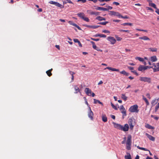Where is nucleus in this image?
<instances>
[{"mask_svg":"<svg viewBox=\"0 0 159 159\" xmlns=\"http://www.w3.org/2000/svg\"><path fill=\"white\" fill-rule=\"evenodd\" d=\"M113 124L114 125L115 128L118 129L123 130L125 132H126L128 130L129 126L128 124H125L124 126H123L120 124L116 123L114 122H113Z\"/></svg>","mask_w":159,"mask_h":159,"instance_id":"nucleus-1","label":"nucleus"},{"mask_svg":"<svg viewBox=\"0 0 159 159\" xmlns=\"http://www.w3.org/2000/svg\"><path fill=\"white\" fill-rule=\"evenodd\" d=\"M126 144V149L128 150H130L131 144V136L130 135L128 137Z\"/></svg>","mask_w":159,"mask_h":159,"instance_id":"nucleus-2","label":"nucleus"},{"mask_svg":"<svg viewBox=\"0 0 159 159\" xmlns=\"http://www.w3.org/2000/svg\"><path fill=\"white\" fill-rule=\"evenodd\" d=\"M138 106L137 105H134L131 106L129 109V111L131 112L138 113Z\"/></svg>","mask_w":159,"mask_h":159,"instance_id":"nucleus-3","label":"nucleus"},{"mask_svg":"<svg viewBox=\"0 0 159 159\" xmlns=\"http://www.w3.org/2000/svg\"><path fill=\"white\" fill-rule=\"evenodd\" d=\"M140 80L141 81L147 82L148 83H150L151 82V79L149 77H140Z\"/></svg>","mask_w":159,"mask_h":159,"instance_id":"nucleus-4","label":"nucleus"},{"mask_svg":"<svg viewBox=\"0 0 159 159\" xmlns=\"http://www.w3.org/2000/svg\"><path fill=\"white\" fill-rule=\"evenodd\" d=\"M128 123L129 125L130 129H132L135 125L134 121L132 119H129L128 120Z\"/></svg>","mask_w":159,"mask_h":159,"instance_id":"nucleus-5","label":"nucleus"},{"mask_svg":"<svg viewBox=\"0 0 159 159\" xmlns=\"http://www.w3.org/2000/svg\"><path fill=\"white\" fill-rule=\"evenodd\" d=\"M107 40L110 42L111 44H114L116 42V39L113 37H108L107 38Z\"/></svg>","mask_w":159,"mask_h":159,"instance_id":"nucleus-6","label":"nucleus"},{"mask_svg":"<svg viewBox=\"0 0 159 159\" xmlns=\"http://www.w3.org/2000/svg\"><path fill=\"white\" fill-rule=\"evenodd\" d=\"M89 111L88 112V116L89 118L91 120H93V112L92 111L90 107H89Z\"/></svg>","mask_w":159,"mask_h":159,"instance_id":"nucleus-7","label":"nucleus"},{"mask_svg":"<svg viewBox=\"0 0 159 159\" xmlns=\"http://www.w3.org/2000/svg\"><path fill=\"white\" fill-rule=\"evenodd\" d=\"M87 12L91 15H95L97 16L100 15V12L97 11H93L91 10H87Z\"/></svg>","mask_w":159,"mask_h":159,"instance_id":"nucleus-8","label":"nucleus"},{"mask_svg":"<svg viewBox=\"0 0 159 159\" xmlns=\"http://www.w3.org/2000/svg\"><path fill=\"white\" fill-rule=\"evenodd\" d=\"M110 14L111 15L116 16L119 18H120V14L118 12H115L114 11H110Z\"/></svg>","mask_w":159,"mask_h":159,"instance_id":"nucleus-9","label":"nucleus"},{"mask_svg":"<svg viewBox=\"0 0 159 159\" xmlns=\"http://www.w3.org/2000/svg\"><path fill=\"white\" fill-rule=\"evenodd\" d=\"M85 93L88 96H91V95L92 91L89 88H86L85 90Z\"/></svg>","mask_w":159,"mask_h":159,"instance_id":"nucleus-10","label":"nucleus"},{"mask_svg":"<svg viewBox=\"0 0 159 159\" xmlns=\"http://www.w3.org/2000/svg\"><path fill=\"white\" fill-rule=\"evenodd\" d=\"M107 69L112 71H116L117 72H119V70L118 69H116L115 68H112L109 66L105 68V69Z\"/></svg>","mask_w":159,"mask_h":159,"instance_id":"nucleus-11","label":"nucleus"},{"mask_svg":"<svg viewBox=\"0 0 159 159\" xmlns=\"http://www.w3.org/2000/svg\"><path fill=\"white\" fill-rule=\"evenodd\" d=\"M84 26L93 29H96L101 26L100 25H84Z\"/></svg>","mask_w":159,"mask_h":159,"instance_id":"nucleus-12","label":"nucleus"},{"mask_svg":"<svg viewBox=\"0 0 159 159\" xmlns=\"http://www.w3.org/2000/svg\"><path fill=\"white\" fill-rule=\"evenodd\" d=\"M148 69L147 66H144L142 65H140V71L143 72L144 71Z\"/></svg>","mask_w":159,"mask_h":159,"instance_id":"nucleus-13","label":"nucleus"},{"mask_svg":"<svg viewBox=\"0 0 159 159\" xmlns=\"http://www.w3.org/2000/svg\"><path fill=\"white\" fill-rule=\"evenodd\" d=\"M147 136L148 138L150 140L152 141H154L155 140V138L154 137L152 136L149 134L147 133H146L145 134Z\"/></svg>","mask_w":159,"mask_h":159,"instance_id":"nucleus-14","label":"nucleus"},{"mask_svg":"<svg viewBox=\"0 0 159 159\" xmlns=\"http://www.w3.org/2000/svg\"><path fill=\"white\" fill-rule=\"evenodd\" d=\"M96 9L99 10H102L103 11H108V9L107 8H105L103 7H97Z\"/></svg>","mask_w":159,"mask_h":159,"instance_id":"nucleus-15","label":"nucleus"},{"mask_svg":"<svg viewBox=\"0 0 159 159\" xmlns=\"http://www.w3.org/2000/svg\"><path fill=\"white\" fill-rule=\"evenodd\" d=\"M74 89L75 90V93H77L78 92H80V90L77 86H74Z\"/></svg>","mask_w":159,"mask_h":159,"instance_id":"nucleus-16","label":"nucleus"},{"mask_svg":"<svg viewBox=\"0 0 159 159\" xmlns=\"http://www.w3.org/2000/svg\"><path fill=\"white\" fill-rule=\"evenodd\" d=\"M77 15L79 17L82 19L85 16V15L83 12L79 13L77 14Z\"/></svg>","mask_w":159,"mask_h":159,"instance_id":"nucleus-17","label":"nucleus"},{"mask_svg":"<svg viewBox=\"0 0 159 159\" xmlns=\"http://www.w3.org/2000/svg\"><path fill=\"white\" fill-rule=\"evenodd\" d=\"M102 120L104 122H106L107 121V118L105 115H102Z\"/></svg>","mask_w":159,"mask_h":159,"instance_id":"nucleus-18","label":"nucleus"},{"mask_svg":"<svg viewBox=\"0 0 159 159\" xmlns=\"http://www.w3.org/2000/svg\"><path fill=\"white\" fill-rule=\"evenodd\" d=\"M149 5L151 7H152L154 8L157 9V7H156V5L154 3L151 2L152 1L149 0Z\"/></svg>","mask_w":159,"mask_h":159,"instance_id":"nucleus-19","label":"nucleus"},{"mask_svg":"<svg viewBox=\"0 0 159 159\" xmlns=\"http://www.w3.org/2000/svg\"><path fill=\"white\" fill-rule=\"evenodd\" d=\"M52 70V69L51 68V69H50L46 71V73L48 76L50 77L52 75L51 71Z\"/></svg>","mask_w":159,"mask_h":159,"instance_id":"nucleus-20","label":"nucleus"},{"mask_svg":"<svg viewBox=\"0 0 159 159\" xmlns=\"http://www.w3.org/2000/svg\"><path fill=\"white\" fill-rule=\"evenodd\" d=\"M125 159H132L131 156L129 153L127 152V155L125 156Z\"/></svg>","mask_w":159,"mask_h":159,"instance_id":"nucleus-21","label":"nucleus"},{"mask_svg":"<svg viewBox=\"0 0 159 159\" xmlns=\"http://www.w3.org/2000/svg\"><path fill=\"white\" fill-rule=\"evenodd\" d=\"M157 68H153L154 72L159 71V63H157Z\"/></svg>","mask_w":159,"mask_h":159,"instance_id":"nucleus-22","label":"nucleus"},{"mask_svg":"<svg viewBox=\"0 0 159 159\" xmlns=\"http://www.w3.org/2000/svg\"><path fill=\"white\" fill-rule=\"evenodd\" d=\"M94 103L97 104V103H98L100 104H101L102 106H103V104L102 102H101L99 100H96L95 99H94Z\"/></svg>","mask_w":159,"mask_h":159,"instance_id":"nucleus-23","label":"nucleus"},{"mask_svg":"<svg viewBox=\"0 0 159 159\" xmlns=\"http://www.w3.org/2000/svg\"><path fill=\"white\" fill-rule=\"evenodd\" d=\"M140 39L142 40H150V39L147 37L146 36H143L142 37H140Z\"/></svg>","mask_w":159,"mask_h":159,"instance_id":"nucleus-24","label":"nucleus"},{"mask_svg":"<svg viewBox=\"0 0 159 159\" xmlns=\"http://www.w3.org/2000/svg\"><path fill=\"white\" fill-rule=\"evenodd\" d=\"M151 60L152 62H155L157 61V59L156 56H153L151 57Z\"/></svg>","mask_w":159,"mask_h":159,"instance_id":"nucleus-25","label":"nucleus"},{"mask_svg":"<svg viewBox=\"0 0 159 159\" xmlns=\"http://www.w3.org/2000/svg\"><path fill=\"white\" fill-rule=\"evenodd\" d=\"M145 126L146 128L150 129H154V128L153 127L151 126L148 124H146Z\"/></svg>","mask_w":159,"mask_h":159,"instance_id":"nucleus-26","label":"nucleus"},{"mask_svg":"<svg viewBox=\"0 0 159 159\" xmlns=\"http://www.w3.org/2000/svg\"><path fill=\"white\" fill-rule=\"evenodd\" d=\"M120 74H123L124 75L128 76L129 75V74L128 73L126 72L125 70H123L121 71H120Z\"/></svg>","mask_w":159,"mask_h":159,"instance_id":"nucleus-27","label":"nucleus"},{"mask_svg":"<svg viewBox=\"0 0 159 159\" xmlns=\"http://www.w3.org/2000/svg\"><path fill=\"white\" fill-rule=\"evenodd\" d=\"M158 102V99H155V100H152L151 104L152 106H154L155 104H157Z\"/></svg>","mask_w":159,"mask_h":159,"instance_id":"nucleus-28","label":"nucleus"},{"mask_svg":"<svg viewBox=\"0 0 159 159\" xmlns=\"http://www.w3.org/2000/svg\"><path fill=\"white\" fill-rule=\"evenodd\" d=\"M55 5L58 7H60L61 8H63L64 7V6L60 4L59 3L57 2H56Z\"/></svg>","mask_w":159,"mask_h":159,"instance_id":"nucleus-29","label":"nucleus"},{"mask_svg":"<svg viewBox=\"0 0 159 159\" xmlns=\"http://www.w3.org/2000/svg\"><path fill=\"white\" fill-rule=\"evenodd\" d=\"M67 3H73L72 1L70 0H64L63 1V4H66Z\"/></svg>","mask_w":159,"mask_h":159,"instance_id":"nucleus-30","label":"nucleus"},{"mask_svg":"<svg viewBox=\"0 0 159 159\" xmlns=\"http://www.w3.org/2000/svg\"><path fill=\"white\" fill-rule=\"evenodd\" d=\"M121 111V112L123 114V117L124 118V116L126 115V111L125 109L122 110Z\"/></svg>","mask_w":159,"mask_h":159,"instance_id":"nucleus-31","label":"nucleus"},{"mask_svg":"<svg viewBox=\"0 0 159 159\" xmlns=\"http://www.w3.org/2000/svg\"><path fill=\"white\" fill-rule=\"evenodd\" d=\"M90 43L92 44L93 45V48L94 49H97V47H96L95 43L94 42L91 41L90 42Z\"/></svg>","mask_w":159,"mask_h":159,"instance_id":"nucleus-32","label":"nucleus"},{"mask_svg":"<svg viewBox=\"0 0 159 159\" xmlns=\"http://www.w3.org/2000/svg\"><path fill=\"white\" fill-rule=\"evenodd\" d=\"M121 97L125 101H126L127 100V97L125 96V94H122Z\"/></svg>","mask_w":159,"mask_h":159,"instance_id":"nucleus-33","label":"nucleus"},{"mask_svg":"<svg viewBox=\"0 0 159 159\" xmlns=\"http://www.w3.org/2000/svg\"><path fill=\"white\" fill-rule=\"evenodd\" d=\"M115 37L117 41H120L122 40V38H120V37H119L118 35H115Z\"/></svg>","mask_w":159,"mask_h":159,"instance_id":"nucleus-34","label":"nucleus"},{"mask_svg":"<svg viewBox=\"0 0 159 159\" xmlns=\"http://www.w3.org/2000/svg\"><path fill=\"white\" fill-rule=\"evenodd\" d=\"M143 100H144L145 101V102L147 104V105H148L149 104V103L148 102V100L147 99V98H145L144 97V96L143 95Z\"/></svg>","mask_w":159,"mask_h":159,"instance_id":"nucleus-35","label":"nucleus"},{"mask_svg":"<svg viewBox=\"0 0 159 159\" xmlns=\"http://www.w3.org/2000/svg\"><path fill=\"white\" fill-rule=\"evenodd\" d=\"M108 23V21H106L104 22H100L98 23V24L100 25H105L106 24Z\"/></svg>","mask_w":159,"mask_h":159,"instance_id":"nucleus-36","label":"nucleus"},{"mask_svg":"<svg viewBox=\"0 0 159 159\" xmlns=\"http://www.w3.org/2000/svg\"><path fill=\"white\" fill-rule=\"evenodd\" d=\"M102 17L99 16L96 18V19L99 21H102Z\"/></svg>","mask_w":159,"mask_h":159,"instance_id":"nucleus-37","label":"nucleus"},{"mask_svg":"<svg viewBox=\"0 0 159 159\" xmlns=\"http://www.w3.org/2000/svg\"><path fill=\"white\" fill-rule=\"evenodd\" d=\"M82 19H83L84 20V21H85L86 22H89V20L88 18L87 17H85V16L84 17V18Z\"/></svg>","mask_w":159,"mask_h":159,"instance_id":"nucleus-38","label":"nucleus"},{"mask_svg":"<svg viewBox=\"0 0 159 159\" xmlns=\"http://www.w3.org/2000/svg\"><path fill=\"white\" fill-rule=\"evenodd\" d=\"M159 108V102L156 105V106L155 107V112H156L158 109Z\"/></svg>","mask_w":159,"mask_h":159,"instance_id":"nucleus-39","label":"nucleus"},{"mask_svg":"<svg viewBox=\"0 0 159 159\" xmlns=\"http://www.w3.org/2000/svg\"><path fill=\"white\" fill-rule=\"evenodd\" d=\"M150 51L152 52H157V49L156 48H150Z\"/></svg>","mask_w":159,"mask_h":159,"instance_id":"nucleus-40","label":"nucleus"},{"mask_svg":"<svg viewBox=\"0 0 159 159\" xmlns=\"http://www.w3.org/2000/svg\"><path fill=\"white\" fill-rule=\"evenodd\" d=\"M111 106L112 107L115 109L116 110H117L118 109L117 108V107L112 103H111Z\"/></svg>","mask_w":159,"mask_h":159,"instance_id":"nucleus-41","label":"nucleus"},{"mask_svg":"<svg viewBox=\"0 0 159 159\" xmlns=\"http://www.w3.org/2000/svg\"><path fill=\"white\" fill-rule=\"evenodd\" d=\"M84 99L85 102V103L86 104H87V106L89 108V107H90V106H89V104L88 103L87 99H86V98L85 97H84Z\"/></svg>","mask_w":159,"mask_h":159,"instance_id":"nucleus-42","label":"nucleus"},{"mask_svg":"<svg viewBox=\"0 0 159 159\" xmlns=\"http://www.w3.org/2000/svg\"><path fill=\"white\" fill-rule=\"evenodd\" d=\"M122 25H123L124 26H125L126 25H129L131 26L132 25V24L131 23H123Z\"/></svg>","mask_w":159,"mask_h":159,"instance_id":"nucleus-43","label":"nucleus"},{"mask_svg":"<svg viewBox=\"0 0 159 159\" xmlns=\"http://www.w3.org/2000/svg\"><path fill=\"white\" fill-rule=\"evenodd\" d=\"M56 2H54L53 1H50L49 2V3L51 4H54V5H55L56 4Z\"/></svg>","mask_w":159,"mask_h":159,"instance_id":"nucleus-44","label":"nucleus"},{"mask_svg":"<svg viewBox=\"0 0 159 159\" xmlns=\"http://www.w3.org/2000/svg\"><path fill=\"white\" fill-rule=\"evenodd\" d=\"M123 139H124V140L123 141H122V142H121V143L122 144H124L125 143V141H126V137H125Z\"/></svg>","mask_w":159,"mask_h":159,"instance_id":"nucleus-45","label":"nucleus"},{"mask_svg":"<svg viewBox=\"0 0 159 159\" xmlns=\"http://www.w3.org/2000/svg\"><path fill=\"white\" fill-rule=\"evenodd\" d=\"M140 149H141L145 151H149L148 150V149L145 148H142V147H140Z\"/></svg>","mask_w":159,"mask_h":159,"instance_id":"nucleus-46","label":"nucleus"},{"mask_svg":"<svg viewBox=\"0 0 159 159\" xmlns=\"http://www.w3.org/2000/svg\"><path fill=\"white\" fill-rule=\"evenodd\" d=\"M100 37L102 38H106V36L105 34H100Z\"/></svg>","mask_w":159,"mask_h":159,"instance_id":"nucleus-47","label":"nucleus"},{"mask_svg":"<svg viewBox=\"0 0 159 159\" xmlns=\"http://www.w3.org/2000/svg\"><path fill=\"white\" fill-rule=\"evenodd\" d=\"M120 32H126L127 33H129V30H120Z\"/></svg>","mask_w":159,"mask_h":159,"instance_id":"nucleus-48","label":"nucleus"},{"mask_svg":"<svg viewBox=\"0 0 159 159\" xmlns=\"http://www.w3.org/2000/svg\"><path fill=\"white\" fill-rule=\"evenodd\" d=\"M102 32L105 33H110V32L109 31L107 30H104L102 31Z\"/></svg>","mask_w":159,"mask_h":159,"instance_id":"nucleus-49","label":"nucleus"},{"mask_svg":"<svg viewBox=\"0 0 159 159\" xmlns=\"http://www.w3.org/2000/svg\"><path fill=\"white\" fill-rule=\"evenodd\" d=\"M120 110L121 111L122 110H123L124 109H125V108L123 106V105H121L120 108Z\"/></svg>","mask_w":159,"mask_h":159,"instance_id":"nucleus-50","label":"nucleus"},{"mask_svg":"<svg viewBox=\"0 0 159 159\" xmlns=\"http://www.w3.org/2000/svg\"><path fill=\"white\" fill-rule=\"evenodd\" d=\"M73 40L75 43H78L80 42V41L78 40V39H74Z\"/></svg>","mask_w":159,"mask_h":159,"instance_id":"nucleus-51","label":"nucleus"},{"mask_svg":"<svg viewBox=\"0 0 159 159\" xmlns=\"http://www.w3.org/2000/svg\"><path fill=\"white\" fill-rule=\"evenodd\" d=\"M69 73L72 76H74V75L75 74V72L71 71H69Z\"/></svg>","mask_w":159,"mask_h":159,"instance_id":"nucleus-52","label":"nucleus"},{"mask_svg":"<svg viewBox=\"0 0 159 159\" xmlns=\"http://www.w3.org/2000/svg\"><path fill=\"white\" fill-rule=\"evenodd\" d=\"M120 17L124 18V19H127L128 18V17L127 16H122L120 15Z\"/></svg>","mask_w":159,"mask_h":159,"instance_id":"nucleus-53","label":"nucleus"},{"mask_svg":"<svg viewBox=\"0 0 159 159\" xmlns=\"http://www.w3.org/2000/svg\"><path fill=\"white\" fill-rule=\"evenodd\" d=\"M128 68L130 70L132 71H133L134 70V68L131 66H128Z\"/></svg>","mask_w":159,"mask_h":159,"instance_id":"nucleus-54","label":"nucleus"},{"mask_svg":"<svg viewBox=\"0 0 159 159\" xmlns=\"http://www.w3.org/2000/svg\"><path fill=\"white\" fill-rule=\"evenodd\" d=\"M113 4L116 5V6H118L119 5V3L118 2H114Z\"/></svg>","mask_w":159,"mask_h":159,"instance_id":"nucleus-55","label":"nucleus"},{"mask_svg":"<svg viewBox=\"0 0 159 159\" xmlns=\"http://www.w3.org/2000/svg\"><path fill=\"white\" fill-rule=\"evenodd\" d=\"M81 1L83 3H84L86 2V0H78L77 2H79Z\"/></svg>","mask_w":159,"mask_h":159,"instance_id":"nucleus-56","label":"nucleus"},{"mask_svg":"<svg viewBox=\"0 0 159 159\" xmlns=\"http://www.w3.org/2000/svg\"><path fill=\"white\" fill-rule=\"evenodd\" d=\"M156 9V11H155V12L158 14V15H159V9L157 8V9Z\"/></svg>","mask_w":159,"mask_h":159,"instance_id":"nucleus-57","label":"nucleus"},{"mask_svg":"<svg viewBox=\"0 0 159 159\" xmlns=\"http://www.w3.org/2000/svg\"><path fill=\"white\" fill-rule=\"evenodd\" d=\"M106 7H108V8H107V9H108V10H111V9H112V7H111L110 6H107Z\"/></svg>","mask_w":159,"mask_h":159,"instance_id":"nucleus-58","label":"nucleus"},{"mask_svg":"<svg viewBox=\"0 0 159 159\" xmlns=\"http://www.w3.org/2000/svg\"><path fill=\"white\" fill-rule=\"evenodd\" d=\"M144 59L143 58H141L140 57V61H141L142 62L144 61Z\"/></svg>","mask_w":159,"mask_h":159,"instance_id":"nucleus-59","label":"nucleus"},{"mask_svg":"<svg viewBox=\"0 0 159 159\" xmlns=\"http://www.w3.org/2000/svg\"><path fill=\"white\" fill-rule=\"evenodd\" d=\"M111 117L113 119H115V116L114 115H111Z\"/></svg>","mask_w":159,"mask_h":159,"instance_id":"nucleus-60","label":"nucleus"},{"mask_svg":"<svg viewBox=\"0 0 159 159\" xmlns=\"http://www.w3.org/2000/svg\"><path fill=\"white\" fill-rule=\"evenodd\" d=\"M147 8H148V10H151V11H153V9L152 8H151V7H147Z\"/></svg>","mask_w":159,"mask_h":159,"instance_id":"nucleus-61","label":"nucleus"},{"mask_svg":"<svg viewBox=\"0 0 159 159\" xmlns=\"http://www.w3.org/2000/svg\"><path fill=\"white\" fill-rule=\"evenodd\" d=\"M131 72L133 73H134L135 74L138 75V74L136 72L135 70L132 71Z\"/></svg>","mask_w":159,"mask_h":159,"instance_id":"nucleus-62","label":"nucleus"},{"mask_svg":"<svg viewBox=\"0 0 159 159\" xmlns=\"http://www.w3.org/2000/svg\"><path fill=\"white\" fill-rule=\"evenodd\" d=\"M102 83H103V82H102V80H101V81H99V82L98 83V85L101 84H102Z\"/></svg>","mask_w":159,"mask_h":159,"instance_id":"nucleus-63","label":"nucleus"},{"mask_svg":"<svg viewBox=\"0 0 159 159\" xmlns=\"http://www.w3.org/2000/svg\"><path fill=\"white\" fill-rule=\"evenodd\" d=\"M146 159H153L151 157H149L148 156Z\"/></svg>","mask_w":159,"mask_h":159,"instance_id":"nucleus-64","label":"nucleus"}]
</instances>
